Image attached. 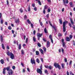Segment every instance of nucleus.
Here are the masks:
<instances>
[{
	"label": "nucleus",
	"instance_id": "obj_27",
	"mask_svg": "<svg viewBox=\"0 0 75 75\" xmlns=\"http://www.w3.org/2000/svg\"><path fill=\"white\" fill-rule=\"evenodd\" d=\"M33 41H34V42H36V39L35 38V37H33Z\"/></svg>",
	"mask_w": 75,
	"mask_h": 75
},
{
	"label": "nucleus",
	"instance_id": "obj_55",
	"mask_svg": "<svg viewBox=\"0 0 75 75\" xmlns=\"http://www.w3.org/2000/svg\"><path fill=\"white\" fill-rule=\"evenodd\" d=\"M69 25L70 27L71 28H72V25H71V24L70 23H69Z\"/></svg>",
	"mask_w": 75,
	"mask_h": 75
},
{
	"label": "nucleus",
	"instance_id": "obj_30",
	"mask_svg": "<svg viewBox=\"0 0 75 75\" xmlns=\"http://www.w3.org/2000/svg\"><path fill=\"white\" fill-rule=\"evenodd\" d=\"M72 37L73 36L72 35H70L69 36V37L70 39H72Z\"/></svg>",
	"mask_w": 75,
	"mask_h": 75
},
{
	"label": "nucleus",
	"instance_id": "obj_39",
	"mask_svg": "<svg viewBox=\"0 0 75 75\" xmlns=\"http://www.w3.org/2000/svg\"><path fill=\"white\" fill-rule=\"evenodd\" d=\"M43 49L44 52H46V48L45 47H44Z\"/></svg>",
	"mask_w": 75,
	"mask_h": 75
},
{
	"label": "nucleus",
	"instance_id": "obj_34",
	"mask_svg": "<svg viewBox=\"0 0 75 75\" xmlns=\"http://www.w3.org/2000/svg\"><path fill=\"white\" fill-rule=\"evenodd\" d=\"M38 4L39 5H41V2L40 1H38Z\"/></svg>",
	"mask_w": 75,
	"mask_h": 75
},
{
	"label": "nucleus",
	"instance_id": "obj_61",
	"mask_svg": "<svg viewBox=\"0 0 75 75\" xmlns=\"http://www.w3.org/2000/svg\"><path fill=\"white\" fill-rule=\"evenodd\" d=\"M12 68H13V69H15V68H16V67H15V66H13L12 67Z\"/></svg>",
	"mask_w": 75,
	"mask_h": 75
},
{
	"label": "nucleus",
	"instance_id": "obj_62",
	"mask_svg": "<svg viewBox=\"0 0 75 75\" xmlns=\"http://www.w3.org/2000/svg\"><path fill=\"white\" fill-rule=\"evenodd\" d=\"M36 32V31L35 30L33 31V34L34 35H35Z\"/></svg>",
	"mask_w": 75,
	"mask_h": 75
},
{
	"label": "nucleus",
	"instance_id": "obj_19",
	"mask_svg": "<svg viewBox=\"0 0 75 75\" xmlns=\"http://www.w3.org/2000/svg\"><path fill=\"white\" fill-rule=\"evenodd\" d=\"M0 62L2 64H4V60L2 59L0 60Z\"/></svg>",
	"mask_w": 75,
	"mask_h": 75
},
{
	"label": "nucleus",
	"instance_id": "obj_63",
	"mask_svg": "<svg viewBox=\"0 0 75 75\" xmlns=\"http://www.w3.org/2000/svg\"><path fill=\"white\" fill-rule=\"evenodd\" d=\"M7 49H8V50H9V49H10V47H9V46H7Z\"/></svg>",
	"mask_w": 75,
	"mask_h": 75
},
{
	"label": "nucleus",
	"instance_id": "obj_21",
	"mask_svg": "<svg viewBox=\"0 0 75 75\" xmlns=\"http://www.w3.org/2000/svg\"><path fill=\"white\" fill-rule=\"evenodd\" d=\"M44 32L45 33H47L48 32L47 31V28H45L44 29Z\"/></svg>",
	"mask_w": 75,
	"mask_h": 75
},
{
	"label": "nucleus",
	"instance_id": "obj_50",
	"mask_svg": "<svg viewBox=\"0 0 75 75\" xmlns=\"http://www.w3.org/2000/svg\"><path fill=\"white\" fill-rule=\"evenodd\" d=\"M40 69L41 70H42V65L40 67Z\"/></svg>",
	"mask_w": 75,
	"mask_h": 75
},
{
	"label": "nucleus",
	"instance_id": "obj_58",
	"mask_svg": "<svg viewBox=\"0 0 75 75\" xmlns=\"http://www.w3.org/2000/svg\"><path fill=\"white\" fill-rule=\"evenodd\" d=\"M72 61L71 60L70 61V62H69V65H71V64H72Z\"/></svg>",
	"mask_w": 75,
	"mask_h": 75
},
{
	"label": "nucleus",
	"instance_id": "obj_20",
	"mask_svg": "<svg viewBox=\"0 0 75 75\" xmlns=\"http://www.w3.org/2000/svg\"><path fill=\"white\" fill-rule=\"evenodd\" d=\"M45 74H48L49 73H48V71L47 70H45Z\"/></svg>",
	"mask_w": 75,
	"mask_h": 75
},
{
	"label": "nucleus",
	"instance_id": "obj_49",
	"mask_svg": "<svg viewBox=\"0 0 75 75\" xmlns=\"http://www.w3.org/2000/svg\"><path fill=\"white\" fill-rule=\"evenodd\" d=\"M64 61L65 62H67V58H64Z\"/></svg>",
	"mask_w": 75,
	"mask_h": 75
},
{
	"label": "nucleus",
	"instance_id": "obj_60",
	"mask_svg": "<svg viewBox=\"0 0 75 75\" xmlns=\"http://www.w3.org/2000/svg\"><path fill=\"white\" fill-rule=\"evenodd\" d=\"M35 11H37V7H35L34 8Z\"/></svg>",
	"mask_w": 75,
	"mask_h": 75
},
{
	"label": "nucleus",
	"instance_id": "obj_29",
	"mask_svg": "<svg viewBox=\"0 0 75 75\" xmlns=\"http://www.w3.org/2000/svg\"><path fill=\"white\" fill-rule=\"evenodd\" d=\"M21 44H19V50H21Z\"/></svg>",
	"mask_w": 75,
	"mask_h": 75
},
{
	"label": "nucleus",
	"instance_id": "obj_18",
	"mask_svg": "<svg viewBox=\"0 0 75 75\" xmlns=\"http://www.w3.org/2000/svg\"><path fill=\"white\" fill-rule=\"evenodd\" d=\"M66 23H68V22L67 21L64 22L63 23V25H64V26H65V24H66Z\"/></svg>",
	"mask_w": 75,
	"mask_h": 75
},
{
	"label": "nucleus",
	"instance_id": "obj_10",
	"mask_svg": "<svg viewBox=\"0 0 75 75\" xmlns=\"http://www.w3.org/2000/svg\"><path fill=\"white\" fill-rule=\"evenodd\" d=\"M50 42L49 41H48L47 42V48H48L50 47Z\"/></svg>",
	"mask_w": 75,
	"mask_h": 75
},
{
	"label": "nucleus",
	"instance_id": "obj_46",
	"mask_svg": "<svg viewBox=\"0 0 75 75\" xmlns=\"http://www.w3.org/2000/svg\"><path fill=\"white\" fill-rule=\"evenodd\" d=\"M72 27L73 28L74 30H75V26L74 25L72 26Z\"/></svg>",
	"mask_w": 75,
	"mask_h": 75
},
{
	"label": "nucleus",
	"instance_id": "obj_13",
	"mask_svg": "<svg viewBox=\"0 0 75 75\" xmlns=\"http://www.w3.org/2000/svg\"><path fill=\"white\" fill-rule=\"evenodd\" d=\"M70 21L71 22V24H72V25H74V22L73 21V20H72V19L71 18H70Z\"/></svg>",
	"mask_w": 75,
	"mask_h": 75
},
{
	"label": "nucleus",
	"instance_id": "obj_36",
	"mask_svg": "<svg viewBox=\"0 0 75 75\" xmlns=\"http://www.w3.org/2000/svg\"><path fill=\"white\" fill-rule=\"evenodd\" d=\"M31 9H30V6H28V11H30Z\"/></svg>",
	"mask_w": 75,
	"mask_h": 75
},
{
	"label": "nucleus",
	"instance_id": "obj_6",
	"mask_svg": "<svg viewBox=\"0 0 75 75\" xmlns=\"http://www.w3.org/2000/svg\"><path fill=\"white\" fill-rule=\"evenodd\" d=\"M31 62L32 64H35V60L34 59H33V60H32V59H31Z\"/></svg>",
	"mask_w": 75,
	"mask_h": 75
},
{
	"label": "nucleus",
	"instance_id": "obj_43",
	"mask_svg": "<svg viewBox=\"0 0 75 75\" xmlns=\"http://www.w3.org/2000/svg\"><path fill=\"white\" fill-rule=\"evenodd\" d=\"M8 29L9 30H11V26H9L8 27Z\"/></svg>",
	"mask_w": 75,
	"mask_h": 75
},
{
	"label": "nucleus",
	"instance_id": "obj_8",
	"mask_svg": "<svg viewBox=\"0 0 75 75\" xmlns=\"http://www.w3.org/2000/svg\"><path fill=\"white\" fill-rule=\"evenodd\" d=\"M63 26V32H65V31H66V28H65V25L64 24Z\"/></svg>",
	"mask_w": 75,
	"mask_h": 75
},
{
	"label": "nucleus",
	"instance_id": "obj_23",
	"mask_svg": "<svg viewBox=\"0 0 75 75\" xmlns=\"http://www.w3.org/2000/svg\"><path fill=\"white\" fill-rule=\"evenodd\" d=\"M62 68H64V66H65V64H62Z\"/></svg>",
	"mask_w": 75,
	"mask_h": 75
},
{
	"label": "nucleus",
	"instance_id": "obj_40",
	"mask_svg": "<svg viewBox=\"0 0 75 75\" xmlns=\"http://www.w3.org/2000/svg\"><path fill=\"white\" fill-rule=\"evenodd\" d=\"M1 24H3V19H1Z\"/></svg>",
	"mask_w": 75,
	"mask_h": 75
},
{
	"label": "nucleus",
	"instance_id": "obj_7",
	"mask_svg": "<svg viewBox=\"0 0 75 75\" xmlns=\"http://www.w3.org/2000/svg\"><path fill=\"white\" fill-rule=\"evenodd\" d=\"M10 67H6V68H4V69L5 70H7V71H8L10 70Z\"/></svg>",
	"mask_w": 75,
	"mask_h": 75
},
{
	"label": "nucleus",
	"instance_id": "obj_64",
	"mask_svg": "<svg viewBox=\"0 0 75 75\" xmlns=\"http://www.w3.org/2000/svg\"><path fill=\"white\" fill-rule=\"evenodd\" d=\"M67 75H69V72L68 71H67Z\"/></svg>",
	"mask_w": 75,
	"mask_h": 75
},
{
	"label": "nucleus",
	"instance_id": "obj_59",
	"mask_svg": "<svg viewBox=\"0 0 75 75\" xmlns=\"http://www.w3.org/2000/svg\"><path fill=\"white\" fill-rule=\"evenodd\" d=\"M43 13L44 14H45V10L44 9L43 10Z\"/></svg>",
	"mask_w": 75,
	"mask_h": 75
},
{
	"label": "nucleus",
	"instance_id": "obj_2",
	"mask_svg": "<svg viewBox=\"0 0 75 75\" xmlns=\"http://www.w3.org/2000/svg\"><path fill=\"white\" fill-rule=\"evenodd\" d=\"M37 72L38 74H42V71L40 69L38 68L37 69Z\"/></svg>",
	"mask_w": 75,
	"mask_h": 75
},
{
	"label": "nucleus",
	"instance_id": "obj_28",
	"mask_svg": "<svg viewBox=\"0 0 75 75\" xmlns=\"http://www.w3.org/2000/svg\"><path fill=\"white\" fill-rule=\"evenodd\" d=\"M6 54L7 55H8V56H10V52L8 51L6 52Z\"/></svg>",
	"mask_w": 75,
	"mask_h": 75
},
{
	"label": "nucleus",
	"instance_id": "obj_26",
	"mask_svg": "<svg viewBox=\"0 0 75 75\" xmlns=\"http://www.w3.org/2000/svg\"><path fill=\"white\" fill-rule=\"evenodd\" d=\"M2 47L3 49L4 50L5 49V47H4V44H2Z\"/></svg>",
	"mask_w": 75,
	"mask_h": 75
},
{
	"label": "nucleus",
	"instance_id": "obj_41",
	"mask_svg": "<svg viewBox=\"0 0 75 75\" xmlns=\"http://www.w3.org/2000/svg\"><path fill=\"white\" fill-rule=\"evenodd\" d=\"M47 5H46L45 6L44 8V9H47Z\"/></svg>",
	"mask_w": 75,
	"mask_h": 75
},
{
	"label": "nucleus",
	"instance_id": "obj_45",
	"mask_svg": "<svg viewBox=\"0 0 75 75\" xmlns=\"http://www.w3.org/2000/svg\"><path fill=\"white\" fill-rule=\"evenodd\" d=\"M63 3H64V6H67V4H66V3H65V2H64Z\"/></svg>",
	"mask_w": 75,
	"mask_h": 75
},
{
	"label": "nucleus",
	"instance_id": "obj_14",
	"mask_svg": "<svg viewBox=\"0 0 75 75\" xmlns=\"http://www.w3.org/2000/svg\"><path fill=\"white\" fill-rule=\"evenodd\" d=\"M69 4L70 5V7H74V5L72 4V2H70Z\"/></svg>",
	"mask_w": 75,
	"mask_h": 75
},
{
	"label": "nucleus",
	"instance_id": "obj_51",
	"mask_svg": "<svg viewBox=\"0 0 75 75\" xmlns=\"http://www.w3.org/2000/svg\"><path fill=\"white\" fill-rule=\"evenodd\" d=\"M58 36L59 37L62 36V34L61 33H59L58 34Z\"/></svg>",
	"mask_w": 75,
	"mask_h": 75
},
{
	"label": "nucleus",
	"instance_id": "obj_22",
	"mask_svg": "<svg viewBox=\"0 0 75 75\" xmlns=\"http://www.w3.org/2000/svg\"><path fill=\"white\" fill-rule=\"evenodd\" d=\"M36 62H37L38 63V64H39V63H40V60H39V59H38V58L37 59Z\"/></svg>",
	"mask_w": 75,
	"mask_h": 75
},
{
	"label": "nucleus",
	"instance_id": "obj_24",
	"mask_svg": "<svg viewBox=\"0 0 75 75\" xmlns=\"http://www.w3.org/2000/svg\"><path fill=\"white\" fill-rule=\"evenodd\" d=\"M36 54L37 55H39V52L38 51H36Z\"/></svg>",
	"mask_w": 75,
	"mask_h": 75
},
{
	"label": "nucleus",
	"instance_id": "obj_32",
	"mask_svg": "<svg viewBox=\"0 0 75 75\" xmlns=\"http://www.w3.org/2000/svg\"><path fill=\"white\" fill-rule=\"evenodd\" d=\"M1 42H3V38L2 37V36H1Z\"/></svg>",
	"mask_w": 75,
	"mask_h": 75
},
{
	"label": "nucleus",
	"instance_id": "obj_53",
	"mask_svg": "<svg viewBox=\"0 0 75 75\" xmlns=\"http://www.w3.org/2000/svg\"><path fill=\"white\" fill-rule=\"evenodd\" d=\"M65 3H66L67 4H68V0H65Z\"/></svg>",
	"mask_w": 75,
	"mask_h": 75
},
{
	"label": "nucleus",
	"instance_id": "obj_17",
	"mask_svg": "<svg viewBox=\"0 0 75 75\" xmlns=\"http://www.w3.org/2000/svg\"><path fill=\"white\" fill-rule=\"evenodd\" d=\"M63 44V47H64L65 48V47H66V46H65V42H64L63 43H62Z\"/></svg>",
	"mask_w": 75,
	"mask_h": 75
},
{
	"label": "nucleus",
	"instance_id": "obj_11",
	"mask_svg": "<svg viewBox=\"0 0 75 75\" xmlns=\"http://www.w3.org/2000/svg\"><path fill=\"white\" fill-rule=\"evenodd\" d=\"M39 51H40V53L42 54V55H43V54H44V51H43V50H42V49L40 48L39 49Z\"/></svg>",
	"mask_w": 75,
	"mask_h": 75
},
{
	"label": "nucleus",
	"instance_id": "obj_47",
	"mask_svg": "<svg viewBox=\"0 0 75 75\" xmlns=\"http://www.w3.org/2000/svg\"><path fill=\"white\" fill-rule=\"evenodd\" d=\"M49 23H50V25L51 26V27H52V24H51V22L50 21H49Z\"/></svg>",
	"mask_w": 75,
	"mask_h": 75
},
{
	"label": "nucleus",
	"instance_id": "obj_12",
	"mask_svg": "<svg viewBox=\"0 0 75 75\" xmlns=\"http://www.w3.org/2000/svg\"><path fill=\"white\" fill-rule=\"evenodd\" d=\"M66 40L67 41H69L71 40L68 37H67L66 38Z\"/></svg>",
	"mask_w": 75,
	"mask_h": 75
},
{
	"label": "nucleus",
	"instance_id": "obj_57",
	"mask_svg": "<svg viewBox=\"0 0 75 75\" xmlns=\"http://www.w3.org/2000/svg\"><path fill=\"white\" fill-rule=\"evenodd\" d=\"M62 53H64V49H63V48H62Z\"/></svg>",
	"mask_w": 75,
	"mask_h": 75
},
{
	"label": "nucleus",
	"instance_id": "obj_44",
	"mask_svg": "<svg viewBox=\"0 0 75 75\" xmlns=\"http://www.w3.org/2000/svg\"><path fill=\"white\" fill-rule=\"evenodd\" d=\"M49 67V66H48L45 65V68H47V69H48V68Z\"/></svg>",
	"mask_w": 75,
	"mask_h": 75
},
{
	"label": "nucleus",
	"instance_id": "obj_42",
	"mask_svg": "<svg viewBox=\"0 0 75 75\" xmlns=\"http://www.w3.org/2000/svg\"><path fill=\"white\" fill-rule=\"evenodd\" d=\"M49 38H50V39H52V36H51V35H50V36H49Z\"/></svg>",
	"mask_w": 75,
	"mask_h": 75
},
{
	"label": "nucleus",
	"instance_id": "obj_35",
	"mask_svg": "<svg viewBox=\"0 0 75 75\" xmlns=\"http://www.w3.org/2000/svg\"><path fill=\"white\" fill-rule=\"evenodd\" d=\"M38 47H40L41 46V44H40V43H38Z\"/></svg>",
	"mask_w": 75,
	"mask_h": 75
},
{
	"label": "nucleus",
	"instance_id": "obj_37",
	"mask_svg": "<svg viewBox=\"0 0 75 75\" xmlns=\"http://www.w3.org/2000/svg\"><path fill=\"white\" fill-rule=\"evenodd\" d=\"M52 66H50L48 68H49V69H50V70H51V69H52Z\"/></svg>",
	"mask_w": 75,
	"mask_h": 75
},
{
	"label": "nucleus",
	"instance_id": "obj_16",
	"mask_svg": "<svg viewBox=\"0 0 75 75\" xmlns=\"http://www.w3.org/2000/svg\"><path fill=\"white\" fill-rule=\"evenodd\" d=\"M6 71V70L4 68L3 70V74H4V75H5V74H6V71Z\"/></svg>",
	"mask_w": 75,
	"mask_h": 75
},
{
	"label": "nucleus",
	"instance_id": "obj_31",
	"mask_svg": "<svg viewBox=\"0 0 75 75\" xmlns=\"http://www.w3.org/2000/svg\"><path fill=\"white\" fill-rule=\"evenodd\" d=\"M24 50H22L21 54H22V55H24Z\"/></svg>",
	"mask_w": 75,
	"mask_h": 75
},
{
	"label": "nucleus",
	"instance_id": "obj_4",
	"mask_svg": "<svg viewBox=\"0 0 75 75\" xmlns=\"http://www.w3.org/2000/svg\"><path fill=\"white\" fill-rule=\"evenodd\" d=\"M10 55L11 58L12 59H14V54H13L11 52L10 53Z\"/></svg>",
	"mask_w": 75,
	"mask_h": 75
},
{
	"label": "nucleus",
	"instance_id": "obj_52",
	"mask_svg": "<svg viewBox=\"0 0 75 75\" xmlns=\"http://www.w3.org/2000/svg\"><path fill=\"white\" fill-rule=\"evenodd\" d=\"M32 6L33 7H35V4H33L32 5Z\"/></svg>",
	"mask_w": 75,
	"mask_h": 75
},
{
	"label": "nucleus",
	"instance_id": "obj_38",
	"mask_svg": "<svg viewBox=\"0 0 75 75\" xmlns=\"http://www.w3.org/2000/svg\"><path fill=\"white\" fill-rule=\"evenodd\" d=\"M20 11L21 13H23V9H22V8H21L20 9Z\"/></svg>",
	"mask_w": 75,
	"mask_h": 75
},
{
	"label": "nucleus",
	"instance_id": "obj_15",
	"mask_svg": "<svg viewBox=\"0 0 75 75\" xmlns=\"http://www.w3.org/2000/svg\"><path fill=\"white\" fill-rule=\"evenodd\" d=\"M27 22H28V24H31V22L30 21V20L29 19H28L27 20Z\"/></svg>",
	"mask_w": 75,
	"mask_h": 75
},
{
	"label": "nucleus",
	"instance_id": "obj_54",
	"mask_svg": "<svg viewBox=\"0 0 75 75\" xmlns=\"http://www.w3.org/2000/svg\"><path fill=\"white\" fill-rule=\"evenodd\" d=\"M46 17L47 18H48L49 17V14H47V15H46Z\"/></svg>",
	"mask_w": 75,
	"mask_h": 75
},
{
	"label": "nucleus",
	"instance_id": "obj_5",
	"mask_svg": "<svg viewBox=\"0 0 75 75\" xmlns=\"http://www.w3.org/2000/svg\"><path fill=\"white\" fill-rule=\"evenodd\" d=\"M20 22V20H19V19L18 18V19H16L15 21V23H16V24H18Z\"/></svg>",
	"mask_w": 75,
	"mask_h": 75
},
{
	"label": "nucleus",
	"instance_id": "obj_33",
	"mask_svg": "<svg viewBox=\"0 0 75 75\" xmlns=\"http://www.w3.org/2000/svg\"><path fill=\"white\" fill-rule=\"evenodd\" d=\"M24 20H26L27 19V16L26 15H25L24 16Z\"/></svg>",
	"mask_w": 75,
	"mask_h": 75
},
{
	"label": "nucleus",
	"instance_id": "obj_3",
	"mask_svg": "<svg viewBox=\"0 0 75 75\" xmlns=\"http://www.w3.org/2000/svg\"><path fill=\"white\" fill-rule=\"evenodd\" d=\"M13 70H12L11 69L9 70L8 72V75H13Z\"/></svg>",
	"mask_w": 75,
	"mask_h": 75
},
{
	"label": "nucleus",
	"instance_id": "obj_25",
	"mask_svg": "<svg viewBox=\"0 0 75 75\" xmlns=\"http://www.w3.org/2000/svg\"><path fill=\"white\" fill-rule=\"evenodd\" d=\"M59 21L60 24H62V19H59Z\"/></svg>",
	"mask_w": 75,
	"mask_h": 75
},
{
	"label": "nucleus",
	"instance_id": "obj_48",
	"mask_svg": "<svg viewBox=\"0 0 75 75\" xmlns=\"http://www.w3.org/2000/svg\"><path fill=\"white\" fill-rule=\"evenodd\" d=\"M43 40L45 42H46V41H47V40H45V39L44 38H43Z\"/></svg>",
	"mask_w": 75,
	"mask_h": 75
},
{
	"label": "nucleus",
	"instance_id": "obj_9",
	"mask_svg": "<svg viewBox=\"0 0 75 75\" xmlns=\"http://www.w3.org/2000/svg\"><path fill=\"white\" fill-rule=\"evenodd\" d=\"M42 35V33H41V34L38 33L37 34V37H41Z\"/></svg>",
	"mask_w": 75,
	"mask_h": 75
},
{
	"label": "nucleus",
	"instance_id": "obj_1",
	"mask_svg": "<svg viewBox=\"0 0 75 75\" xmlns=\"http://www.w3.org/2000/svg\"><path fill=\"white\" fill-rule=\"evenodd\" d=\"M54 66L55 68H58V69H61V67H60V66H59L58 64L56 63H54Z\"/></svg>",
	"mask_w": 75,
	"mask_h": 75
},
{
	"label": "nucleus",
	"instance_id": "obj_56",
	"mask_svg": "<svg viewBox=\"0 0 75 75\" xmlns=\"http://www.w3.org/2000/svg\"><path fill=\"white\" fill-rule=\"evenodd\" d=\"M47 11L48 13H50V12L51 11V10H50V8H48V9Z\"/></svg>",
	"mask_w": 75,
	"mask_h": 75
}]
</instances>
